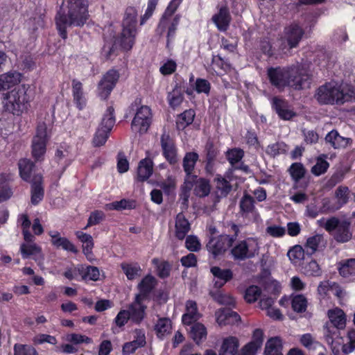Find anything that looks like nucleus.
<instances>
[{"label": "nucleus", "mask_w": 355, "mask_h": 355, "mask_svg": "<svg viewBox=\"0 0 355 355\" xmlns=\"http://www.w3.org/2000/svg\"><path fill=\"white\" fill-rule=\"evenodd\" d=\"M282 349V339L278 336L272 337L266 343L264 355H283Z\"/></svg>", "instance_id": "4c0bfd02"}, {"label": "nucleus", "mask_w": 355, "mask_h": 355, "mask_svg": "<svg viewBox=\"0 0 355 355\" xmlns=\"http://www.w3.org/2000/svg\"><path fill=\"white\" fill-rule=\"evenodd\" d=\"M71 83L73 103L78 110H82L87 105V99L83 92V83L77 79H73Z\"/></svg>", "instance_id": "393cba45"}, {"label": "nucleus", "mask_w": 355, "mask_h": 355, "mask_svg": "<svg viewBox=\"0 0 355 355\" xmlns=\"http://www.w3.org/2000/svg\"><path fill=\"white\" fill-rule=\"evenodd\" d=\"M232 240L229 239L228 234H220L211 237L207 243L206 248L213 257L216 258L225 253L227 249L232 247Z\"/></svg>", "instance_id": "4468645a"}, {"label": "nucleus", "mask_w": 355, "mask_h": 355, "mask_svg": "<svg viewBox=\"0 0 355 355\" xmlns=\"http://www.w3.org/2000/svg\"><path fill=\"white\" fill-rule=\"evenodd\" d=\"M244 151L239 148L228 149L225 153V157L230 165L234 166L239 163L244 157Z\"/></svg>", "instance_id": "6e6d98bb"}, {"label": "nucleus", "mask_w": 355, "mask_h": 355, "mask_svg": "<svg viewBox=\"0 0 355 355\" xmlns=\"http://www.w3.org/2000/svg\"><path fill=\"white\" fill-rule=\"evenodd\" d=\"M139 32L137 23L121 22V31L116 37V42L123 51H130L133 48Z\"/></svg>", "instance_id": "1a4fd4ad"}, {"label": "nucleus", "mask_w": 355, "mask_h": 355, "mask_svg": "<svg viewBox=\"0 0 355 355\" xmlns=\"http://www.w3.org/2000/svg\"><path fill=\"white\" fill-rule=\"evenodd\" d=\"M120 266L127 279L130 281L139 277L142 271L140 265L137 262H122Z\"/></svg>", "instance_id": "a19ab883"}, {"label": "nucleus", "mask_w": 355, "mask_h": 355, "mask_svg": "<svg viewBox=\"0 0 355 355\" xmlns=\"http://www.w3.org/2000/svg\"><path fill=\"white\" fill-rule=\"evenodd\" d=\"M19 175L21 179L27 182H31L33 178V172L35 165L34 162L28 159H21L18 163Z\"/></svg>", "instance_id": "72a5a7b5"}, {"label": "nucleus", "mask_w": 355, "mask_h": 355, "mask_svg": "<svg viewBox=\"0 0 355 355\" xmlns=\"http://www.w3.org/2000/svg\"><path fill=\"white\" fill-rule=\"evenodd\" d=\"M216 321L220 326L234 324L241 321V316L230 309H223L216 313Z\"/></svg>", "instance_id": "bb28decb"}, {"label": "nucleus", "mask_w": 355, "mask_h": 355, "mask_svg": "<svg viewBox=\"0 0 355 355\" xmlns=\"http://www.w3.org/2000/svg\"><path fill=\"white\" fill-rule=\"evenodd\" d=\"M306 275L317 277L320 275V268L318 262L314 259H311L302 267Z\"/></svg>", "instance_id": "69168bd1"}, {"label": "nucleus", "mask_w": 355, "mask_h": 355, "mask_svg": "<svg viewBox=\"0 0 355 355\" xmlns=\"http://www.w3.org/2000/svg\"><path fill=\"white\" fill-rule=\"evenodd\" d=\"M89 0H67V12L60 7L55 17L56 29L60 37L66 40L67 28L83 27L89 19Z\"/></svg>", "instance_id": "f257e3e1"}, {"label": "nucleus", "mask_w": 355, "mask_h": 355, "mask_svg": "<svg viewBox=\"0 0 355 355\" xmlns=\"http://www.w3.org/2000/svg\"><path fill=\"white\" fill-rule=\"evenodd\" d=\"M284 34L290 49H293L298 46L304 31L299 24L293 23L285 27Z\"/></svg>", "instance_id": "6ab92c4d"}, {"label": "nucleus", "mask_w": 355, "mask_h": 355, "mask_svg": "<svg viewBox=\"0 0 355 355\" xmlns=\"http://www.w3.org/2000/svg\"><path fill=\"white\" fill-rule=\"evenodd\" d=\"M184 92L182 87L176 84L171 92H168L167 101L168 105L173 109L180 106L184 101Z\"/></svg>", "instance_id": "58836bf2"}, {"label": "nucleus", "mask_w": 355, "mask_h": 355, "mask_svg": "<svg viewBox=\"0 0 355 355\" xmlns=\"http://www.w3.org/2000/svg\"><path fill=\"white\" fill-rule=\"evenodd\" d=\"M261 290L256 285L250 286L245 292L244 298L248 303L255 302L261 296Z\"/></svg>", "instance_id": "bf43d9fd"}, {"label": "nucleus", "mask_w": 355, "mask_h": 355, "mask_svg": "<svg viewBox=\"0 0 355 355\" xmlns=\"http://www.w3.org/2000/svg\"><path fill=\"white\" fill-rule=\"evenodd\" d=\"M231 254L236 261H244L254 257L255 252L250 250L245 240L241 241L231 249Z\"/></svg>", "instance_id": "b1692460"}, {"label": "nucleus", "mask_w": 355, "mask_h": 355, "mask_svg": "<svg viewBox=\"0 0 355 355\" xmlns=\"http://www.w3.org/2000/svg\"><path fill=\"white\" fill-rule=\"evenodd\" d=\"M198 159L199 155L196 152L185 153L182 160V167L186 175L185 179L193 180L197 178V175H193V172Z\"/></svg>", "instance_id": "4be33fe9"}, {"label": "nucleus", "mask_w": 355, "mask_h": 355, "mask_svg": "<svg viewBox=\"0 0 355 355\" xmlns=\"http://www.w3.org/2000/svg\"><path fill=\"white\" fill-rule=\"evenodd\" d=\"M144 302H136V297L134 301L128 306V311L130 314L131 322L136 324H139L144 320L146 316V309L147 306L144 304Z\"/></svg>", "instance_id": "412c9836"}, {"label": "nucleus", "mask_w": 355, "mask_h": 355, "mask_svg": "<svg viewBox=\"0 0 355 355\" xmlns=\"http://www.w3.org/2000/svg\"><path fill=\"white\" fill-rule=\"evenodd\" d=\"M210 272L216 280L214 281V288L220 289L234 277V273L230 268H221L219 266H212Z\"/></svg>", "instance_id": "f3484780"}, {"label": "nucleus", "mask_w": 355, "mask_h": 355, "mask_svg": "<svg viewBox=\"0 0 355 355\" xmlns=\"http://www.w3.org/2000/svg\"><path fill=\"white\" fill-rule=\"evenodd\" d=\"M193 193L199 198L208 196L211 191L209 180L204 178L193 180Z\"/></svg>", "instance_id": "e433bc0d"}, {"label": "nucleus", "mask_w": 355, "mask_h": 355, "mask_svg": "<svg viewBox=\"0 0 355 355\" xmlns=\"http://www.w3.org/2000/svg\"><path fill=\"white\" fill-rule=\"evenodd\" d=\"M195 116L196 112L193 109L184 110L182 113L178 115L176 121L177 128L178 130H184L193 123Z\"/></svg>", "instance_id": "c03bdc74"}, {"label": "nucleus", "mask_w": 355, "mask_h": 355, "mask_svg": "<svg viewBox=\"0 0 355 355\" xmlns=\"http://www.w3.org/2000/svg\"><path fill=\"white\" fill-rule=\"evenodd\" d=\"M6 99L7 110L13 115L20 116L31 107L33 92L29 85L23 84L9 92Z\"/></svg>", "instance_id": "7ed1b4c3"}, {"label": "nucleus", "mask_w": 355, "mask_h": 355, "mask_svg": "<svg viewBox=\"0 0 355 355\" xmlns=\"http://www.w3.org/2000/svg\"><path fill=\"white\" fill-rule=\"evenodd\" d=\"M323 227L333 235L338 243H347L352 238V232L350 230L351 223L347 220H340L338 218L332 216L327 220Z\"/></svg>", "instance_id": "39448f33"}, {"label": "nucleus", "mask_w": 355, "mask_h": 355, "mask_svg": "<svg viewBox=\"0 0 355 355\" xmlns=\"http://www.w3.org/2000/svg\"><path fill=\"white\" fill-rule=\"evenodd\" d=\"M21 73L10 71L0 76V92L9 89L20 82Z\"/></svg>", "instance_id": "473e14b6"}, {"label": "nucleus", "mask_w": 355, "mask_h": 355, "mask_svg": "<svg viewBox=\"0 0 355 355\" xmlns=\"http://www.w3.org/2000/svg\"><path fill=\"white\" fill-rule=\"evenodd\" d=\"M327 155H322L317 157L315 164L312 166L311 172L315 176L324 174L329 168V163L325 159Z\"/></svg>", "instance_id": "8fccbe9b"}, {"label": "nucleus", "mask_w": 355, "mask_h": 355, "mask_svg": "<svg viewBox=\"0 0 355 355\" xmlns=\"http://www.w3.org/2000/svg\"><path fill=\"white\" fill-rule=\"evenodd\" d=\"M153 162L150 158L141 159L138 164L137 180L144 182L147 180L153 173Z\"/></svg>", "instance_id": "c756f323"}, {"label": "nucleus", "mask_w": 355, "mask_h": 355, "mask_svg": "<svg viewBox=\"0 0 355 355\" xmlns=\"http://www.w3.org/2000/svg\"><path fill=\"white\" fill-rule=\"evenodd\" d=\"M314 97L320 105H342L355 99V94L352 90L345 92L340 86L329 82L317 89Z\"/></svg>", "instance_id": "f03ea898"}, {"label": "nucleus", "mask_w": 355, "mask_h": 355, "mask_svg": "<svg viewBox=\"0 0 355 355\" xmlns=\"http://www.w3.org/2000/svg\"><path fill=\"white\" fill-rule=\"evenodd\" d=\"M239 341L235 336H229L223 340L220 355H239Z\"/></svg>", "instance_id": "2f4dec72"}, {"label": "nucleus", "mask_w": 355, "mask_h": 355, "mask_svg": "<svg viewBox=\"0 0 355 355\" xmlns=\"http://www.w3.org/2000/svg\"><path fill=\"white\" fill-rule=\"evenodd\" d=\"M271 107L282 120L288 121L296 116V113L289 109L288 101L283 98L274 96L271 100Z\"/></svg>", "instance_id": "dca6fc26"}, {"label": "nucleus", "mask_w": 355, "mask_h": 355, "mask_svg": "<svg viewBox=\"0 0 355 355\" xmlns=\"http://www.w3.org/2000/svg\"><path fill=\"white\" fill-rule=\"evenodd\" d=\"M287 255L291 262L294 264H299L302 260L308 259L306 252L300 245L293 246L288 251Z\"/></svg>", "instance_id": "a18cd8bd"}, {"label": "nucleus", "mask_w": 355, "mask_h": 355, "mask_svg": "<svg viewBox=\"0 0 355 355\" xmlns=\"http://www.w3.org/2000/svg\"><path fill=\"white\" fill-rule=\"evenodd\" d=\"M105 218V214L103 211L94 210V211H92L87 220V224L83 230H87L91 226L98 225L103 221Z\"/></svg>", "instance_id": "e2e57ef3"}, {"label": "nucleus", "mask_w": 355, "mask_h": 355, "mask_svg": "<svg viewBox=\"0 0 355 355\" xmlns=\"http://www.w3.org/2000/svg\"><path fill=\"white\" fill-rule=\"evenodd\" d=\"M172 325V321L170 318L166 317L159 318L153 328L156 336L159 340H164L165 337L171 334Z\"/></svg>", "instance_id": "cd10ccee"}, {"label": "nucleus", "mask_w": 355, "mask_h": 355, "mask_svg": "<svg viewBox=\"0 0 355 355\" xmlns=\"http://www.w3.org/2000/svg\"><path fill=\"white\" fill-rule=\"evenodd\" d=\"M20 252L24 259L31 257L35 259L34 257L41 253V248L36 244L22 243L20 246Z\"/></svg>", "instance_id": "864d4df0"}, {"label": "nucleus", "mask_w": 355, "mask_h": 355, "mask_svg": "<svg viewBox=\"0 0 355 355\" xmlns=\"http://www.w3.org/2000/svg\"><path fill=\"white\" fill-rule=\"evenodd\" d=\"M162 155L166 160L171 164L174 165L178 162V150L173 139L168 134L164 133L160 139Z\"/></svg>", "instance_id": "2eb2a0df"}, {"label": "nucleus", "mask_w": 355, "mask_h": 355, "mask_svg": "<svg viewBox=\"0 0 355 355\" xmlns=\"http://www.w3.org/2000/svg\"><path fill=\"white\" fill-rule=\"evenodd\" d=\"M307 300L304 295L298 294L293 296L291 300V307L296 313H304L306 311Z\"/></svg>", "instance_id": "5fc2aeb1"}, {"label": "nucleus", "mask_w": 355, "mask_h": 355, "mask_svg": "<svg viewBox=\"0 0 355 355\" xmlns=\"http://www.w3.org/2000/svg\"><path fill=\"white\" fill-rule=\"evenodd\" d=\"M347 340V342L342 346V351L345 354H350L355 349V329L348 330Z\"/></svg>", "instance_id": "680f3d73"}, {"label": "nucleus", "mask_w": 355, "mask_h": 355, "mask_svg": "<svg viewBox=\"0 0 355 355\" xmlns=\"http://www.w3.org/2000/svg\"><path fill=\"white\" fill-rule=\"evenodd\" d=\"M157 279L152 275H145L138 283L137 288L138 293L135 295L136 302L150 301L151 294L157 285Z\"/></svg>", "instance_id": "f8f14e48"}, {"label": "nucleus", "mask_w": 355, "mask_h": 355, "mask_svg": "<svg viewBox=\"0 0 355 355\" xmlns=\"http://www.w3.org/2000/svg\"><path fill=\"white\" fill-rule=\"evenodd\" d=\"M288 171L295 182L300 181L304 178L306 173V169L304 165L300 162L293 163L289 167Z\"/></svg>", "instance_id": "13d9d810"}, {"label": "nucleus", "mask_w": 355, "mask_h": 355, "mask_svg": "<svg viewBox=\"0 0 355 355\" xmlns=\"http://www.w3.org/2000/svg\"><path fill=\"white\" fill-rule=\"evenodd\" d=\"M51 236V243L56 248H62L67 252L77 254L78 250L75 245L71 243L67 238L60 236V234L58 231L50 232L49 233Z\"/></svg>", "instance_id": "5701e85b"}, {"label": "nucleus", "mask_w": 355, "mask_h": 355, "mask_svg": "<svg viewBox=\"0 0 355 355\" xmlns=\"http://www.w3.org/2000/svg\"><path fill=\"white\" fill-rule=\"evenodd\" d=\"M338 271L341 276L348 277L355 275V259H348L340 263Z\"/></svg>", "instance_id": "3c124183"}, {"label": "nucleus", "mask_w": 355, "mask_h": 355, "mask_svg": "<svg viewBox=\"0 0 355 355\" xmlns=\"http://www.w3.org/2000/svg\"><path fill=\"white\" fill-rule=\"evenodd\" d=\"M328 323L345 329L347 323V316L343 309L336 307L327 311Z\"/></svg>", "instance_id": "c85d7f7f"}, {"label": "nucleus", "mask_w": 355, "mask_h": 355, "mask_svg": "<svg viewBox=\"0 0 355 355\" xmlns=\"http://www.w3.org/2000/svg\"><path fill=\"white\" fill-rule=\"evenodd\" d=\"M343 329H344L326 322L323 326V335L327 344L332 345L334 340L340 337V331Z\"/></svg>", "instance_id": "ea45409f"}, {"label": "nucleus", "mask_w": 355, "mask_h": 355, "mask_svg": "<svg viewBox=\"0 0 355 355\" xmlns=\"http://www.w3.org/2000/svg\"><path fill=\"white\" fill-rule=\"evenodd\" d=\"M288 150V146L284 141H277L269 144L266 150V153L271 157H276L279 155L286 154Z\"/></svg>", "instance_id": "de8ad7c7"}, {"label": "nucleus", "mask_w": 355, "mask_h": 355, "mask_svg": "<svg viewBox=\"0 0 355 355\" xmlns=\"http://www.w3.org/2000/svg\"><path fill=\"white\" fill-rule=\"evenodd\" d=\"M211 20L220 31H226L232 21L227 6L226 4L222 6L218 12L212 16Z\"/></svg>", "instance_id": "aec40b11"}, {"label": "nucleus", "mask_w": 355, "mask_h": 355, "mask_svg": "<svg viewBox=\"0 0 355 355\" xmlns=\"http://www.w3.org/2000/svg\"><path fill=\"white\" fill-rule=\"evenodd\" d=\"M288 81L289 85L287 87L293 88L295 90H302L305 85L310 83V76L299 67L291 65L288 66Z\"/></svg>", "instance_id": "ddd939ff"}, {"label": "nucleus", "mask_w": 355, "mask_h": 355, "mask_svg": "<svg viewBox=\"0 0 355 355\" xmlns=\"http://www.w3.org/2000/svg\"><path fill=\"white\" fill-rule=\"evenodd\" d=\"M180 19L181 15L180 14L175 15L172 19L171 17L162 14L159 20V23L156 28V32L159 35H162L167 30V47L168 46L171 40H172L175 36V33L180 24Z\"/></svg>", "instance_id": "9b49d317"}, {"label": "nucleus", "mask_w": 355, "mask_h": 355, "mask_svg": "<svg viewBox=\"0 0 355 355\" xmlns=\"http://www.w3.org/2000/svg\"><path fill=\"white\" fill-rule=\"evenodd\" d=\"M14 355H38L36 349L31 345L15 344Z\"/></svg>", "instance_id": "774afa93"}, {"label": "nucleus", "mask_w": 355, "mask_h": 355, "mask_svg": "<svg viewBox=\"0 0 355 355\" xmlns=\"http://www.w3.org/2000/svg\"><path fill=\"white\" fill-rule=\"evenodd\" d=\"M175 237L179 240H183L191 229L189 220L182 213H179L175 218Z\"/></svg>", "instance_id": "7c9ffc66"}, {"label": "nucleus", "mask_w": 355, "mask_h": 355, "mask_svg": "<svg viewBox=\"0 0 355 355\" xmlns=\"http://www.w3.org/2000/svg\"><path fill=\"white\" fill-rule=\"evenodd\" d=\"M209 294L219 304L230 306L235 304L234 298L230 295L223 293L220 289L210 291Z\"/></svg>", "instance_id": "09e8293b"}, {"label": "nucleus", "mask_w": 355, "mask_h": 355, "mask_svg": "<svg viewBox=\"0 0 355 355\" xmlns=\"http://www.w3.org/2000/svg\"><path fill=\"white\" fill-rule=\"evenodd\" d=\"M137 202L132 199L123 198L119 201H114L105 205L106 210L122 211L124 209H134L136 208Z\"/></svg>", "instance_id": "79ce46f5"}, {"label": "nucleus", "mask_w": 355, "mask_h": 355, "mask_svg": "<svg viewBox=\"0 0 355 355\" xmlns=\"http://www.w3.org/2000/svg\"><path fill=\"white\" fill-rule=\"evenodd\" d=\"M193 187V180L184 179V184L181 186L179 194L182 208H187L189 206V198L190 192Z\"/></svg>", "instance_id": "49530a36"}, {"label": "nucleus", "mask_w": 355, "mask_h": 355, "mask_svg": "<svg viewBox=\"0 0 355 355\" xmlns=\"http://www.w3.org/2000/svg\"><path fill=\"white\" fill-rule=\"evenodd\" d=\"M325 140L334 148L338 149L347 146L350 139L340 136L337 130H333L326 135Z\"/></svg>", "instance_id": "f704fd0d"}, {"label": "nucleus", "mask_w": 355, "mask_h": 355, "mask_svg": "<svg viewBox=\"0 0 355 355\" xmlns=\"http://www.w3.org/2000/svg\"><path fill=\"white\" fill-rule=\"evenodd\" d=\"M204 153L205 154V159L216 161L219 154V150L214 145L213 141L208 139L205 146Z\"/></svg>", "instance_id": "052dcab7"}, {"label": "nucleus", "mask_w": 355, "mask_h": 355, "mask_svg": "<svg viewBox=\"0 0 355 355\" xmlns=\"http://www.w3.org/2000/svg\"><path fill=\"white\" fill-rule=\"evenodd\" d=\"M288 69V66L270 67L266 69V76L269 83L279 92H283L289 85Z\"/></svg>", "instance_id": "9d476101"}, {"label": "nucleus", "mask_w": 355, "mask_h": 355, "mask_svg": "<svg viewBox=\"0 0 355 355\" xmlns=\"http://www.w3.org/2000/svg\"><path fill=\"white\" fill-rule=\"evenodd\" d=\"M31 183V202L33 205H37L44 197V188L43 177L40 174L35 175Z\"/></svg>", "instance_id": "a211bd4d"}, {"label": "nucleus", "mask_w": 355, "mask_h": 355, "mask_svg": "<svg viewBox=\"0 0 355 355\" xmlns=\"http://www.w3.org/2000/svg\"><path fill=\"white\" fill-rule=\"evenodd\" d=\"M322 239L323 236L321 234H315L306 239L303 248L306 252L307 258L311 259L312 255L317 252L319 245L322 242Z\"/></svg>", "instance_id": "37998d69"}, {"label": "nucleus", "mask_w": 355, "mask_h": 355, "mask_svg": "<svg viewBox=\"0 0 355 355\" xmlns=\"http://www.w3.org/2000/svg\"><path fill=\"white\" fill-rule=\"evenodd\" d=\"M254 199L249 194L243 195L239 202L241 212L243 214L252 213L254 209Z\"/></svg>", "instance_id": "4d7b16f0"}, {"label": "nucleus", "mask_w": 355, "mask_h": 355, "mask_svg": "<svg viewBox=\"0 0 355 355\" xmlns=\"http://www.w3.org/2000/svg\"><path fill=\"white\" fill-rule=\"evenodd\" d=\"M13 192L9 185L6 176L0 175V202H5L10 199Z\"/></svg>", "instance_id": "603ef678"}, {"label": "nucleus", "mask_w": 355, "mask_h": 355, "mask_svg": "<svg viewBox=\"0 0 355 355\" xmlns=\"http://www.w3.org/2000/svg\"><path fill=\"white\" fill-rule=\"evenodd\" d=\"M141 98H137L128 108V113L136 111L131 123L133 132L146 133L149 129L153 119L151 109L147 105H141Z\"/></svg>", "instance_id": "20e7f679"}, {"label": "nucleus", "mask_w": 355, "mask_h": 355, "mask_svg": "<svg viewBox=\"0 0 355 355\" xmlns=\"http://www.w3.org/2000/svg\"><path fill=\"white\" fill-rule=\"evenodd\" d=\"M115 121L114 109L112 106H109L94 136L92 142L95 147L102 146L106 143Z\"/></svg>", "instance_id": "0eeeda50"}, {"label": "nucleus", "mask_w": 355, "mask_h": 355, "mask_svg": "<svg viewBox=\"0 0 355 355\" xmlns=\"http://www.w3.org/2000/svg\"><path fill=\"white\" fill-rule=\"evenodd\" d=\"M214 181L216 183V188L219 190L222 195L227 196L232 191V185L229 181L223 178L220 175H217Z\"/></svg>", "instance_id": "0e129e2a"}, {"label": "nucleus", "mask_w": 355, "mask_h": 355, "mask_svg": "<svg viewBox=\"0 0 355 355\" xmlns=\"http://www.w3.org/2000/svg\"><path fill=\"white\" fill-rule=\"evenodd\" d=\"M78 274L81 276L82 280L85 282L93 281L97 282L100 280V270L96 266L78 264L76 268Z\"/></svg>", "instance_id": "a878e982"}, {"label": "nucleus", "mask_w": 355, "mask_h": 355, "mask_svg": "<svg viewBox=\"0 0 355 355\" xmlns=\"http://www.w3.org/2000/svg\"><path fill=\"white\" fill-rule=\"evenodd\" d=\"M50 137L51 135L48 134L46 123L44 121L39 122L31 144V153L35 162L43 160Z\"/></svg>", "instance_id": "423d86ee"}, {"label": "nucleus", "mask_w": 355, "mask_h": 355, "mask_svg": "<svg viewBox=\"0 0 355 355\" xmlns=\"http://www.w3.org/2000/svg\"><path fill=\"white\" fill-rule=\"evenodd\" d=\"M335 196L340 206L347 204L349 198V189L346 186H339L335 191Z\"/></svg>", "instance_id": "338daca9"}, {"label": "nucleus", "mask_w": 355, "mask_h": 355, "mask_svg": "<svg viewBox=\"0 0 355 355\" xmlns=\"http://www.w3.org/2000/svg\"><path fill=\"white\" fill-rule=\"evenodd\" d=\"M207 331L205 326L200 322H194L190 329V338L197 344L200 345L207 338Z\"/></svg>", "instance_id": "c9c22d12"}, {"label": "nucleus", "mask_w": 355, "mask_h": 355, "mask_svg": "<svg viewBox=\"0 0 355 355\" xmlns=\"http://www.w3.org/2000/svg\"><path fill=\"white\" fill-rule=\"evenodd\" d=\"M120 78L119 70L112 68L107 70L101 77L98 83L96 94L103 101L109 98L112 92L116 86Z\"/></svg>", "instance_id": "6e6552de"}]
</instances>
